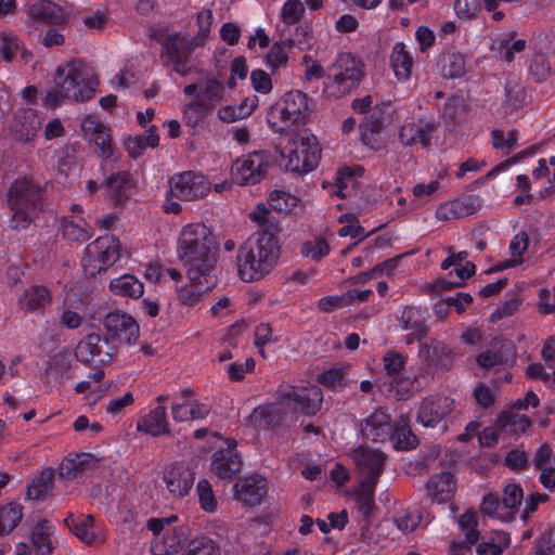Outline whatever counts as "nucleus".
Returning a JSON list of instances; mask_svg holds the SVG:
<instances>
[{"label": "nucleus", "instance_id": "1", "mask_svg": "<svg viewBox=\"0 0 555 555\" xmlns=\"http://www.w3.org/2000/svg\"><path fill=\"white\" fill-rule=\"evenodd\" d=\"M176 256L184 269L217 270L218 244L203 222L184 224L176 237Z\"/></svg>", "mask_w": 555, "mask_h": 555}, {"label": "nucleus", "instance_id": "2", "mask_svg": "<svg viewBox=\"0 0 555 555\" xmlns=\"http://www.w3.org/2000/svg\"><path fill=\"white\" fill-rule=\"evenodd\" d=\"M54 86L44 95V104L57 106L65 100L85 102L94 95L98 80L91 66L72 60L55 70Z\"/></svg>", "mask_w": 555, "mask_h": 555}, {"label": "nucleus", "instance_id": "3", "mask_svg": "<svg viewBox=\"0 0 555 555\" xmlns=\"http://www.w3.org/2000/svg\"><path fill=\"white\" fill-rule=\"evenodd\" d=\"M280 244L270 232H258L240 248L236 256L237 272L242 281L253 282L269 274L280 258Z\"/></svg>", "mask_w": 555, "mask_h": 555}, {"label": "nucleus", "instance_id": "4", "mask_svg": "<svg viewBox=\"0 0 555 555\" xmlns=\"http://www.w3.org/2000/svg\"><path fill=\"white\" fill-rule=\"evenodd\" d=\"M183 93L192 98L183 107V117L188 125L196 127L205 115L223 101L225 87L215 75L205 74L195 82L184 86Z\"/></svg>", "mask_w": 555, "mask_h": 555}, {"label": "nucleus", "instance_id": "5", "mask_svg": "<svg viewBox=\"0 0 555 555\" xmlns=\"http://www.w3.org/2000/svg\"><path fill=\"white\" fill-rule=\"evenodd\" d=\"M42 190L38 183L20 179L12 183L8 193V205L12 212L9 220L14 231L28 229L42 211Z\"/></svg>", "mask_w": 555, "mask_h": 555}, {"label": "nucleus", "instance_id": "6", "mask_svg": "<svg viewBox=\"0 0 555 555\" xmlns=\"http://www.w3.org/2000/svg\"><path fill=\"white\" fill-rule=\"evenodd\" d=\"M365 76L363 62L349 52L339 53L327 67L322 93L327 99H340L356 90Z\"/></svg>", "mask_w": 555, "mask_h": 555}, {"label": "nucleus", "instance_id": "7", "mask_svg": "<svg viewBox=\"0 0 555 555\" xmlns=\"http://www.w3.org/2000/svg\"><path fill=\"white\" fill-rule=\"evenodd\" d=\"M279 153L285 169L299 175L312 171L321 158L317 138L306 130L293 133Z\"/></svg>", "mask_w": 555, "mask_h": 555}, {"label": "nucleus", "instance_id": "8", "mask_svg": "<svg viewBox=\"0 0 555 555\" xmlns=\"http://www.w3.org/2000/svg\"><path fill=\"white\" fill-rule=\"evenodd\" d=\"M311 111L308 95L299 90H293L286 92L269 108L267 121L274 132H282L292 126L306 124Z\"/></svg>", "mask_w": 555, "mask_h": 555}, {"label": "nucleus", "instance_id": "9", "mask_svg": "<svg viewBox=\"0 0 555 555\" xmlns=\"http://www.w3.org/2000/svg\"><path fill=\"white\" fill-rule=\"evenodd\" d=\"M208 37L197 33L195 36L177 34L168 37L163 44L160 61L164 66L184 77L190 75L194 66L191 53L203 47Z\"/></svg>", "mask_w": 555, "mask_h": 555}, {"label": "nucleus", "instance_id": "10", "mask_svg": "<svg viewBox=\"0 0 555 555\" xmlns=\"http://www.w3.org/2000/svg\"><path fill=\"white\" fill-rule=\"evenodd\" d=\"M120 248L119 240L112 235L98 237L86 247L81 257L85 273L89 276H95L107 270L119 259Z\"/></svg>", "mask_w": 555, "mask_h": 555}, {"label": "nucleus", "instance_id": "11", "mask_svg": "<svg viewBox=\"0 0 555 555\" xmlns=\"http://www.w3.org/2000/svg\"><path fill=\"white\" fill-rule=\"evenodd\" d=\"M280 396L282 404L291 416L296 413L314 415L321 409L323 401L321 389L314 385L291 386L281 391Z\"/></svg>", "mask_w": 555, "mask_h": 555}, {"label": "nucleus", "instance_id": "12", "mask_svg": "<svg viewBox=\"0 0 555 555\" xmlns=\"http://www.w3.org/2000/svg\"><path fill=\"white\" fill-rule=\"evenodd\" d=\"M269 157L263 152H251L236 159L231 168L232 182L237 185L259 183L268 172Z\"/></svg>", "mask_w": 555, "mask_h": 555}, {"label": "nucleus", "instance_id": "13", "mask_svg": "<svg viewBox=\"0 0 555 555\" xmlns=\"http://www.w3.org/2000/svg\"><path fill=\"white\" fill-rule=\"evenodd\" d=\"M188 283L176 286L179 300L185 306H194L217 283V270L184 269Z\"/></svg>", "mask_w": 555, "mask_h": 555}, {"label": "nucleus", "instance_id": "14", "mask_svg": "<svg viewBox=\"0 0 555 555\" xmlns=\"http://www.w3.org/2000/svg\"><path fill=\"white\" fill-rule=\"evenodd\" d=\"M171 522L172 518H152L147 521V529L154 534L151 544L154 555H171L180 550L183 537Z\"/></svg>", "mask_w": 555, "mask_h": 555}, {"label": "nucleus", "instance_id": "15", "mask_svg": "<svg viewBox=\"0 0 555 555\" xmlns=\"http://www.w3.org/2000/svg\"><path fill=\"white\" fill-rule=\"evenodd\" d=\"M169 186L180 201H198L208 195L211 183L198 171H183L173 175Z\"/></svg>", "mask_w": 555, "mask_h": 555}, {"label": "nucleus", "instance_id": "16", "mask_svg": "<svg viewBox=\"0 0 555 555\" xmlns=\"http://www.w3.org/2000/svg\"><path fill=\"white\" fill-rule=\"evenodd\" d=\"M115 348L99 334H89L81 339L76 348V357L80 362L103 365L112 361Z\"/></svg>", "mask_w": 555, "mask_h": 555}, {"label": "nucleus", "instance_id": "17", "mask_svg": "<svg viewBox=\"0 0 555 555\" xmlns=\"http://www.w3.org/2000/svg\"><path fill=\"white\" fill-rule=\"evenodd\" d=\"M66 524L70 532L86 545L101 546L106 541L104 525L92 515H72L66 519Z\"/></svg>", "mask_w": 555, "mask_h": 555}, {"label": "nucleus", "instance_id": "18", "mask_svg": "<svg viewBox=\"0 0 555 555\" xmlns=\"http://www.w3.org/2000/svg\"><path fill=\"white\" fill-rule=\"evenodd\" d=\"M358 474L361 478L360 481H373L377 483V479L384 470L385 455L378 449L369 447H359L354 449L351 454Z\"/></svg>", "mask_w": 555, "mask_h": 555}, {"label": "nucleus", "instance_id": "19", "mask_svg": "<svg viewBox=\"0 0 555 555\" xmlns=\"http://www.w3.org/2000/svg\"><path fill=\"white\" fill-rule=\"evenodd\" d=\"M288 416L291 415L279 395L274 402L255 408L248 415L247 425L255 430H270L276 428Z\"/></svg>", "mask_w": 555, "mask_h": 555}, {"label": "nucleus", "instance_id": "20", "mask_svg": "<svg viewBox=\"0 0 555 555\" xmlns=\"http://www.w3.org/2000/svg\"><path fill=\"white\" fill-rule=\"evenodd\" d=\"M193 391L183 388L176 395V402L171 405V415L177 422L202 420L208 416L211 406L208 402L192 399Z\"/></svg>", "mask_w": 555, "mask_h": 555}, {"label": "nucleus", "instance_id": "21", "mask_svg": "<svg viewBox=\"0 0 555 555\" xmlns=\"http://www.w3.org/2000/svg\"><path fill=\"white\" fill-rule=\"evenodd\" d=\"M234 499L246 507L260 505L264 500L268 488L266 479L259 475H251L236 480Z\"/></svg>", "mask_w": 555, "mask_h": 555}, {"label": "nucleus", "instance_id": "22", "mask_svg": "<svg viewBox=\"0 0 555 555\" xmlns=\"http://www.w3.org/2000/svg\"><path fill=\"white\" fill-rule=\"evenodd\" d=\"M163 482L173 498H184L194 483V472L184 464H172L163 472Z\"/></svg>", "mask_w": 555, "mask_h": 555}, {"label": "nucleus", "instance_id": "23", "mask_svg": "<svg viewBox=\"0 0 555 555\" xmlns=\"http://www.w3.org/2000/svg\"><path fill=\"white\" fill-rule=\"evenodd\" d=\"M105 328L120 343L131 345L139 337V325L129 314L113 311L105 317Z\"/></svg>", "mask_w": 555, "mask_h": 555}, {"label": "nucleus", "instance_id": "24", "mask_svg": "<svg viewBox=\"0 0 555 555\" xmlns=\"http://www.w3.org/2000/svg\"><path fill=\"white\" fill-rule=\"evenodd\" d=\"M481 207L477 196L462 195L441 203L435 211L440 221H450L477 212Z\"/></svg>", "mask_w": 555, "mask_h": 555}, {"label": "nucleus", "instance_id": "25", "mask_svg": "<svg viewBox=\"0 0 555 555\" xmlns=\"http://www.w3.org/2000/svg\"><path fill=\"white\" fill-rule=\"evenodd\" d=\"M452 409L453 401L448 397L426 398L420 404L417 421L425 427H435Z\"/></svg>", "mask_w": 555, "mask_h": 555}, {"label": "nucleus", "instance_id": "26", "mask_svg": "<svg viewBox=\"0 0 555 555\" xmlns=\"http://www.w3.org/2000/svg\"><path fill=\"white\" fill-rule=\"evenodd\" d=\"M41 124L42 119L36 111L23 108L15 114L11 124V132L17 141L28 143L35 139Z\"/></svg>", "mask_w": 555, "mask_h": 555}, {"label": "nucleus", "instance_id": "27", "mask_svg": "<svg viewBox=\"0 0 555 555\" xmlns=\"http://www.w3.org/2000/svg\"><path fill=\"white\" fill-rule=\"evenodd\" d=\"M55 527L47 519L34 521L28 531V539L37 555H48L55 547Z\"/></svg>", "mask_w": 555, "mask_h": 555}, {"label": "nucleus", "instance_id": "28", "mask_svg": "<svg viewBox=\"0 0 555 555\" xmlns=\"http://www.w3.org/2000/svg\"><path fill=\"white\" fill-rule=\"evenodd\" d=\"M133 182L128 171H118L104 181V198L117 205L130 195Z\"/></svg>", "mask_w": 555, "mask_h": 555}, {"label": "nucleus", "instance_id": "29", "mask_svg": "<svg viewBox=\"0 0 555 555\" xmlns=\"http://www.w3.org/2000/svg\"><path fill=\"white\" fill-rule=\"evenodd\" d=\"M389 64L399 82L408 81L413 73L414 59L403 42H396L391 49Z\"/></svg>", "mask_w": 555, "mask_h": 555}, {"label": "nucleus", "instance_id": "30", "mask_svg": "<svg viewBox=\"0 0 555 555\" xmlns=\"http://www.w3.org/2000/svg\"><path fill=\"white\" fill-rule=\"evenodd\" d=\"M28 16L46 23L62 24L67 21L69 11L50 0H38L29 7Z\"/></svg>", "mask_w": 555, "mask_h": 555}, {"label": "nucleus", "instance_id": "31", "mask_svg": "<svg viewBox=\"0 0 555 555\" xmlns=\"http://www.w3.org/2000/svg\"><path fill=\"white\" fill-rule=\"evenodd\" d=\"M137 430L153 437L168 435L170 430L166 406L160 404L141 417L137 423Z\"/></svg>", "mask_w": 555, "mask_h": 555}, {"label": "nucleus", "instance_id": "32", "mask_svg": "<svg viewBox=\"0 0 555 555\" xmlns=\"http://www.w3.org/2000/svg\"><path fill=\"white\" fill-rule=\"evenodd\" d=\"M241 469V459L235 449L219 450L214 454L211 472L220 478H232Z\"/></svg>", "mask_w": 555, "mask_h": 555}, {"label": "nucleus", "instance_id": "33", "mask_svg": "<svg viewBox=\"0 0 555 555\" xmlns=\"http://www.w3.org/2000/svg\"><path fill=\"white\" fill-rule=\"evenodd\" d=\"M455 480L451 473H441L431 476L427 483V491L433 502L438 504L450 501L455 492Z\"/></svg>", "mask_w": 555, "mask_h": 555}, {"label": "nucleus", "instance_id": "34", "mask_svg": "<svg viewBox=\"0 0 555 555\" xmlns=\"http://www.w3.org/2000/svg\"><path fill=\"white\" fill-rule=\"evenodd\" d=\"M98 460L90 453L66 456L60 464L59 474L62 478L73 479L81 473L95 468Z\"/></svg>", "mask_w": 555, "mask_h": 555}, {"label": "nucleus", "instance_id": "35", "mask_svg": "<svg viewBox=\"0 0 555 555\" xmlns=\"http://www.w3.org/2000/svg\"><path fill=\"white\" fill-rule=\"evenodd\" d=\"M392 427L389 415L383 410H376L365 420L362 431L373 441H385Z\"/></svg>", "mask_w": 555, "mask_h": 555}, {"label": "nucleus", "instance_id": "36", "mask_svg": "<svg viewBox=\"0 0 555 555\" xmlns=\"http://www.w3.org/2000/svg\"><path fill=\"white\" fill-rule=\"evenodd\" d=\"M388 108V105L383 104L380 106H375L373 112L366 117L365 121L361 124V141L363 144L370 146L371 149H378L379 141L377 134L382 130L384 122L380 115L384 113V109Z\"/></svg>", "mask_w": 555, "mask_h": 555}, {"label": "nucleus", "instance_id": "37", "mask_svg": "<svg viewBox=\"0 0 555 555\" xmlns=\"http://www.w3.org/2000/svg\"><path fill=\"white\" fill-rule=\"evenodd\" d=\"M399 324L402 330L412 332L406 336V344H412L414 339L421 338L427 332V328L424 324L423 313L417 308H404L399 318Z\"/></svg>", "mask_w": 555, "mask_h": 555}, {"label": "nucleus", "instance_id": "38", "mask_svg": "<svg viewBox=\"0 0 555 555\" xmlns=\"http://www.w3.org/2000/svg\"><path fill=\"white\" fill-rule=\"evenodd\" d=\"M109 291L117 296L139 298L144 293L143 283L134 275L126 273L111 280Z\"/></svg>", "mask_w": 555, "mask_h": 555}, {"label": "nucleus", "instance_id": "39", "mask_svg": "<svg viewBox=\"0 0 555 555\" xmlns=\"http://www.w3.org/2000/svg\"><path fill=\"white\" fill-rule=\"evenodd\" d=\"M525 40L516 39L514 33H508L494 39L491 49L499 53L505 61L512 62L516 54L525 50Z\"/></svg>", "mask_w": 555, "mask_h": 555}, {"label": "nucleus", "instance_id": "40", "mask_svg": "<svg viewBox=\"0 0 555 555\" xmlns=\"http://www.w3.org/2000/svg\"><path fill=\"white\" fill-rule=\"evenodd\" d=\"M529 247V237L527 233L520 232L516 234L509 243L511 258L498 263L494 268L496 271H502L508 268H514L522 263L524 255Z\"/></svg>", "mask_w": 555, "mask_h": 555}, {"label": "nucleus", "instance_id": "41", "mask_svg": "<svg viewBox=\"0 0 555 555\" xmlns=\"http://www.w3.org/2000/svg\"><path fill=\"white\" fill-rule=\"evenodd\" d=\"M384 386L388 392L398 399L410 398L418 388L417 378L405 373L387 379Z\"/></svg>", "mask_w": 555, "mask_h": 555}, {"label": "nucleus", "instance_id": "42", "mask_svg": "<svg viewBox=\"0 0 555 555\" xmlns=\"http://www.w3.org/2000/svg\"><path fill=\"white\" fill-rule=\"evenodd\" d=\"M20 301L26 310L33 312L48 306L51 302V295L48 288L34 285L24 292Z\"/></svg>", "mask_w": 555, "mask_h": 555}, {"label": "nucleus", "instance_id": "43", "mask_svg": "<svg viewBox=\"0 0 555 555\" xmlns=\"http://www.w3.org/2000/svg\"><path fill=\"white\" fill-rule=\"evenodd\" d=\"M23 507L17 503L0 506V535L10 533L22 520Z\"/></svg>", "mask_w": 555, "mask_h": 555}, {"label": "nucleus", "instance_id": "44", "mask_svg": "<svg viewBox=\"0 0 555 555\" xmlns=\"http://www.w3.org/2000/svg\"><path fill=\"white\" fill-rule=\"evenodd\" d=\"M375 487L373 481H360L356 492V506L364 517H369L374 507Z\"/></svg>", "mask_w": 555, "mask_h": 555}, {"label": "nucleus", "instance_id": "45", "mask_svg": "<svg viewBox=\"0 0 555 555\" xmlns=\"http://www.w3.org/2000/svg\"><path fill=\"white\" fill-rule=\"evenodd\" d=\"M159 144V137L154 129L146 134L135 135L125 141L126 150L131 157H138L146 147H156Z\"/></svg>", "mask_w": 555, "mask_h": 555}, {"label": "nucleus", "instance_id": "46", "mask_svg": "<svg viewBox=\"0 0 555 555\" xmlns=\"http://www.w3.org/2000/svg\"><path fill=\"white\" fill-rule=\"evenodd\" d=\"M389 438L398 450H409L416 446V437L411 433L405 420L392 427Z\"/></svg>", "mask_w": 555, "mask_h": 555}, {"label": "nucleus", "instance_id": "47", "mask_svg": "<svg viewBox=\"0 0 555 555\" xmlns=\"http://www.w3.org/2000/svg\"><path fill=\"white\" fill-rule=\"evenodd\" d=\"M491 11L496 8L494 0H456L455 13L462 18H472L482 9Z\"/></svg>", "mask_w": 555, "mask_h": 555}, {"label": "nucleus", "instance_id": "48", "mask_svg": "<svg viewBox=\"0 0 555 555\" xmlns=\"http://www.w3.org/2000/svg\"><path fill=\"white\" fill-rule=\"evenodd\" d=\"M288 62V46L285 42H274L264 56V64L275 74L280 68L285 67Z\"/></svg>", "mask_w": 555, "mask_h": 555}, {"label": "nucleus", "instance_id": "49", "mask_svg": "<svg viewBox=\"0 0 555 555\" xmlns=\"http://www.w3.org/2000/svg\"><path fill=\"white\" fill-rule=\"evenodd\" d=\"M383 370L387 379L405 373L406 357L396 350H390L383 356Z\"/></svg>", "mask_w": 555, "mask_h": 555}, {"label": "nucleus", "instance_id": "50", "mask_svg": "<svg viewBox=\"0 0 555 555\" xmlns=\"http://www.w3.org/2000/svg\"><path fill=\"white\" fill-rule=\"evenodd\" d=\"M500 424L503 428L509 431L521 434L530 427L531 421L527 415L521 414L520 411L514 409L513 405L511 411L500 420Z\"/></svg>", "mask_w": 555, "mask_h": 555}, {"label": "nucleus", "instance_id": "51", "mask_svg": "<svg viewBox=\"0 0 555 555\" xmlns=\"http://www.w3.org/2000/svg\"><path fill=\"white\" fill-rule=\"evenodd\" d=\"M509 537L503 531H496L491 538L481 542L478 546L479 555H501L509 544Z\"/></svg>", "mask_w": 555, "mask_h": 555}, {"label": "nucleus", "instance_id": "52", "mask_svg": "<svg viewBox=\"0 0 555 555\" xmlns=\"http://www.w3.org/2000/svg\"><path fill=\"white\" fill-rule=\"evenodd\" d=\"M330 245L323 237H313L302 243L300 254L314 261H319L330 253Z\"/></svg>", "mask_w": 555, "mask_h": 555}, {"label": "nucleus", "instance_id": "53", "mask_svg": "<svg viewBox=\"0 0 555 555\" xmlns=\"http://www.w3.org/2000/svg\"><path fill=\"white\" fill-rule=\"evenodd\" d=\"M103 377L104 372L102 370H96L88 377V379L78 383L75 386V391L78 393H85L88 399L95 401L102 396L99 383Z\"/></svg>", "mask_w": 555, "mask_h": 555}, {"label": "nucleus", "instance_id": "54", "mask_svg": "<svg viewBox=\"0 0 555 555\" xmlns=\"http://www.w3.org/2000/svg\"><path fill=\"white\" fill-rule=\"evenodd\" d=\"M363 171L361 166H356L341 168L337 172L336 183L344 196L347 195L348 189H354L358 185V179L362 177Z\"/></svg>", "mask_w": 555, "mask_h": 555}, {"label": "nucleus", "instance_id": "55", "mask_svg": "<svg viewBox=\"0 0 555 555\" xmlns=\"http://www.w3.org/2000/svg\"><path fill=\"white\" fill-rule=\"evenodd\" d=\"M305 14V4L300 0H286L280 11V17L286 26L297 24Z\"/></svg>", "mask_w": 555, "mask_h": 555}, {"label": "nucleus", "instance_id": "56", "mask_svg": "<svg viewBox=\"0 0 555 555\" xmlns=\"http://www.w3.org/2000/svg\"><path fill=\"white\" fill-rule=\"evenodd\" d=\"M196 492L201 508L206 513H215L218 502L211 485L206 479H201L196 485Z\"/></svg>", "mask_w": 555, "mask_h": 555}, {"label": "nucleus", "instance_id": "57", "mask_svg": "<svg viewBox=\"0 0 555 555\" xmlns=\"http://www.w3.org/2000/svg\"><path fill=\"white\" fill-rule=\"evenodd\" d=\"M53 480V472L51 469L43 470L28 487V496L31 499H40L51 487Z\"/></svg>", "mask_w": 555, "mask_h": 555}, {"label": "nucleus", "instance_id": "58", "mask_svg": "<svg viewBox=\"0 0 555 555\" xmlns=\"http://www.w3.org/2000/svg\"><path fill=\"white\" fill-rule=\"evenodd\" d=\"M460 529L465 533L467 544H475L479 539V532L475 529L477 525L476 514L466 511L457 520Z\"/></svg>", "mask_w": 555, "mask_h": 555}, {"label": "nucleus", "instance_id": "59", "mask_svg": "<svg viewBox=\"0 0 555 555\" xmlns=\"http://www.w3.org/2000/svg\"><path fill=\"white\" fill-rule=\"evenodd\" d=\"M524 500L522 489L516 483H507L503 490L502 504L504 508L515 512Z\"/></svg>", "mask_w": 555, "mask_h": 555}, {"label": "nucleus", "instance_id": "60", "mask_svg": "<svg viewBox=\"0 0 555 555\" xmlns=\"http://www.w3.org/2000/svg\"><path fill=\"white\" fill-rule=\"evenodd\" d=\"M63 234L67 240L86 242L91 237L92 229L75 221H67L63 225Z\"/></svg>", "mask_w": 555, "mask_h": 555}, {"label": "nucleus", "instance_id": "61", "mask_svg": "<svg viewBox=\"0 0 555 555\" xmlns=\"http://www.w3.org/2000/svg\"><path fill=\"white\" fill-rule=\"evenodd\" d=\"M20 49L21 44L15 35L7 31L0 33V54L3 61L11 62Z\"/></svg>", "mask_w": 555, "mask_h": 555}, {"label": "nucleus", "instance_id": "62", "mask_svg": "<svg viewBox=\"0 0 555 555\" xmlns=\"http://www.w3.org/2000/svg\"><path fill=\"white\" fill-rule=\"evenodd\" d=\"M182 555H220L217 544L207 538L193 540Z\"/></svg>", "mask_w": 555, "mask_h": 555}, {"label": "nucleus", "instance_id": "63", "mask_svg": "<svg viewBox=\"0 0 555 555\" xmlns=\"http://www.w3.org/2000/svg\"><path fill=\"white\" fill-rule=\"evenodd\" d=\"M345 371L340 367H331L319 375L318 382L332 389L343 388L345 385Z\"/></svg>", "mask_w": 555, "mask_h": 555}, {"label": "nucleus", "instance_id": "64", "mask_svg": "<svg viewBox=\"0 0 555 555\" xmlns=\"http://www.w3.org/2000/svg\"><path fill=\"white\" fill-rule=\"evenodd\" d=\"M297 197L284 191H272L269 195V204L276 210H291L297 205Z\"/></svg>", "mask_w": 555, "mask_h": 555}]
</instances>
